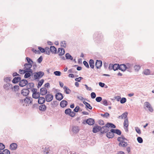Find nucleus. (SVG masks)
I'll return each mask as SVG.
<instances>
[{
	"instance_id": "obj_11",
	"label": "nucleus",
	"mask_w": 154,
	"mask_h": 154,
	"mask_svg": "<svg viewBox=\"0 0 154 154\" xmlns=\"http://www.w3.org/2000/svg\"><path fill=\"white\" fill-rule=\"evenodd\" d=\"M17 145L16 143H13L11 144L10 146V149L12 150H14L16 149Z\"/></svg>"
},
{
	"instance_id": "obj_7",
	"label": "nucleus",
	"mask_w": 154,
	"mask_h": 154,
	"mask_svg": "<svg viewBox=\"0 0 154 154\" xmlns=\"http://www.w3.org/2000/svg\"><path fill=\"white\" fill-rule=\"evenodd\" d=\"M27 81L26 79H23L20 81L19 85L20 86L22 87L27 85Z\"/></svg>"
},
{
	"instance_id": "obj_29",
	"label": "nucleus",
	"mask_w": 154,
	"mask_h": 154,
	"mask_svg": "<svg viewBox=\"0 0 154 154\" xmlns=\"http://www.w3.org/2000/svg\"><path fill=\"white\" fill-rule=\"evenodd\" d=\"M127 142L123 141L120 142L119 143V146H120L125 147L127 146Z\"/></svg>"
},
{
	"instance_id": "obj_37",
	"label": "nucleus",
	"mask_w": 154,
	"mask_h": 154,
	"mask_svg": "<svg viewBox=\"0 0 154 154\" xmlns=\"http://www.w3.org/2000/svg\"><path fill=\"white\" fill-rule=\"evenodd\" d=\"M134 68L136 71L138 72L140 69V66L139 65H136L134 66Z\"/></svg>"
},
{
	"instance_id": "obj_25",
	"label": "nucleus",
	"mask_w": 154,
	"mask_h": 154,
	"mask_svg": "<svg viewBox=\"0 0 154 154\" xmlns=\"http://www.w3.org/2000/svg\"><path fill=\"white\" fill-rule=\"evenodd\" d=\"M79 128L78 126H73L72 128V131L74 133H77L79 132Z\"/></svg>"
},
{
	"instance_id": "obj_45",
	"label": "nucleus",
	"mask_w": 154,
	"mask_h": 154,
	"mask_svg": "<svg viewBox=\"0 0 154 154\" xmlns=\"http://www.w3.org/2000/svg\"><path fill=\"white\" fill-rule=\"evenodd\" d=\"M137 140L138 142L139 143H142L143 142L142 138L140 137H138L137 138Z\"/></svg>"
},
{
	"instance_id": "obj_22",
	"label": "nucleus",
	"mask_w": 154,
	"mask_h": 154,
	"mask_svg": "<svg viewBox=\"0 0 154 154\" xmlns=\"http://www.w3.org/2000/svg\"><path fill=\"white\" fill-rule=\"evenodd\" d=\"M21 80V78L20 77H14L12 80V82L14 83H16L20 82Z\"/></svg>"
},
{
	"instance_id": "obj_62",
	"label": "nucleus",
	"mask_w": 154,
	"mask_h": 154,
	"mask_svg": "<svg viewBox=\"0 0 154 154\" xmlns=\"http://www.w3.org/2000/svg\"><path fill=\"white\" fill-rule=\"evenodd\" d=\"M38 49L42 53H44L45 52V49L42 48L41 47H38Z\"/></svg>"
},
{
	"instance_id": "obj_35",
	"label": "nucleus",
	"mask_w": 154,
	"mask_h": 154,
	"mask_svg": "<svg viewBox=\"0 0 154 154\" xmlns=\"http://www.w3.org/2000/svg\"><path fill=\"white\" fill-rule=\"evenodd\" d=\"M113 70L116 71L118 69H119V64H115L113 65Z\"/></svg>"
},
{
	"instance_id": "obj_54",
	"label": "nucleus",
	"mask_w": 154,
	"mask_h": 154,
	"mask_svg": "<svg viewBox=\"0 0 154 154\" xmlns=\"http://www.w3.org/2000/svg\"><path fill=\"white\" fill-rule=\"evenodd\" d=\"M83 63L84 65L87 68H89V66L88 64L86 61H84L83 62Z\"/></svg>"
},
{
	"instance_id": "obj_30",
	"label": "nucleus",
	"mask_w": 154,
	"mask_h": 154,
	"mask_svg": "<svg viewBox=\"0 0 154 154\" xmlns=\"http://www.w3.org/2000/svg\"><path fill=\"white\" fill-rule=\"evenodd\" d=\"M89 63L90 64V67L91 68H94V61L92 59H90L89 60Z\"/></svg>"
},
{
	"instance_id": "obj_19",
	"label": "nucleus",
	"mask_w": 154,
	"mask_h": 154,
	"mask_svg": "<svg viewBox=\"0 0 154 154\" xmlns=\"http://www.w3.org/2000/svg\"><path fill=\"white\" fill-rule=\"evenodd\" d=\"M24 101L27 103H31L32 102V98L30 97H26L24 99Z\"/></svg>"
},
{
	"instance_id": "obj_26",
	"label": "nucleus",
	"mask_w": 154,
	"mask_h": 154,
	"mask_svg": "<svg viewBox=\"0 0 154 154\" xmlns=\"http://www.w3.org/2000/svg\"><path fill=\"white\" fill-rule=\"evenodd\" d=\"M50 48L51 51L52 53L56 54L57 49L54 46H51Z\"/></svg>"
},
{
	"instance_id": "obj_46",
	"label": "nucleus",
	"mask_w": 154,
	"mask_h": 154,
	"mask_svg": "<svg viewBox=\"0 0 154 154\" xmlns=\"http://www.w3.org/2000/svg\"><path fill=\"white\" fill-rule=\"evenodd\" d=\"M60 44L61 47H63L64 48H66V43L65 41H63L61 42Z\"/></svg>"
},
{
	"instance_id": "obj_31",
	"label": "nucleus",
	"mask_w": 154,
	"mask_h": 154,
	"mask_svg": "<svg viewBox=\"0 0 154 154\" xmlns=\"http://www.w3.org/2000/svg\"><path fill=\"white\" fill-rule=\"evenodd\" d=\"M83 103L86 106V108L89 109H91L92 108V107L90 105V104L88 103L85 101H83Z\"/></svg>"
},
{
	"instance_id": "obj_58",
	"label": "nucleus",
	"mask_w": 154,
	"mask_h": 154,
	"mask_svg": "<svg viewBox=\"0 0 154 154\" xmlns=\"http://www.w3.org/2000/svg\"><path fill=\"white\" fill-rule=\"evenodd\" d=\"M91 98L94 99L96 97V94L94 92H92L91 94Z\"/></svg>"
},
{
	"instance_id": "obj_55",
	"label": "nucleus",
	"mask_w": 154,
	"mask_h": 154,
	"mask_svg": "<svg viewBox=\"0 0 154 154\" xmlns=\"http://www.w3.org/2000/svg\"><path fill=\"white\" fill-rule=\"evenodd\" d=\"M126 66L127 69L131 68L133 66L132 64H130L129 63H127L126 64Z\"/></svg>"
},
{
	"instance_id": "obj_13",
	"label": "nucleus",
	"mask_w": 154,
	"mask_h": 154,
	"mask_svg": "<svg viewBox=\"0 0 154 154\" xmlns=\"http://www.w3.org/2000/svg\"><path fill=\"white\" fill-rule=\"evenodd\" d=\"M128 119H125L124 122V127L126 131H128Z\"/></svg>"
},
{
	"instance_id": "obj_10",
	"label": "nucleus",
	"mask_w": 154,
	"mask_h": 154,
	"mask_svg": "<svg viewBox=\"0 0 154 154\" xmlns=\"http://www.w3.org/2000/svg\"><path fill=\"white\" fill-rule=\"evenodd\" d=\"M47 93V90L45 87L42 88L40 90V94L42 95H45Z\"/></svg>"
},
{
	"instance_id": "obj_9",
	"label": "nucleus",
	"mask_w": 154,
	"mask_h": 154,
	"mask_svg": "<svg viewBox=\"0 0 154 154\" xmlns=\"http://www.w3.org/2000/svg\"><path fill=\"white\" fill-rule=\"evenodd\" d=\"M29 91L28 89H23L21 91V93L24 96H26L28 95Z\"/></svg>"
},
{
	"instance_id": "obj_40",
	"label": "nucleus",
	"mask_w": 154,
	"mask_h": 154,
	"mask_svg": "<svg viewBox=\"0 0 154 154\" xmlns=\"http://www.w3.org/2000/svg\"><path fill=\"white\" fill-rule=\"evenodd\" d=\"M45 50L46 53L48 55H49L50 53V51H51L50 48H49L46 47L45 48Z\"/></svg>"
},
{
	"instance_id": "obj_44",
	"label": "nucleus",
	"mask_w": 154,
	"mask_h": 154,
	"mask_svg": "<svg viewBox=\"0 0 154 154\" xmlns=\"http://www.w3.org/2000/svg\"><path fill=\"white\" fill-rule=\"evenodd\" d=\"M19 87L18 85H15L12 88V89H14V91H16L19 89Z\"/></svg>"
},
{
	"instance_id": "obj_41",
	"label": "nucleus",
	"mask_w": 154,
	"mask_h": 154,
	"mask_svg": "<svg viewBox=\"0 0 154 154\" xmlns=\"http://www.w3.org/2000/svg\"><path fill=\"white\" fill-rule=\"evenodd\" d=\"M101 116L107 118L109 116V115L108 113L106 112L104 114H101Z\"/></svg>"
},
{
	"instance_id": "obj_3",
	"label": "nucleus",
	"mask_w": 154,
	"mask_h": 154,
	"mask_svg": "<svg viewBox=\"0 0 154 154\" xmlns=\"http://www.w3.org/2000/svg\"><path fill=\"white\" fill-rule=\"evenodd\" d=\"M109 131V128L106 125L105 126L101 127L100 126V131L102 134L106 133L108 132Z\"/></svg>"
},
{
	"instance_id": "obj_27",
	"label": "nucleus",
	"mask_w": 154,
	"mask_h": 154,
	"mask_svg": "<svg viewBox=\"0 0 154 154\" xmlns=\"http://www.w3.org/2000/svg\"><path fill=\"white\" fill-rule=\"evenodd\" d=\"M39 109L41 111H44L46 109V106L44 104L42 105L39 106Z\"/></svg>"
},
{
	"instance_id": "obj_33",
	"label": "nucleus",
	"mask_w": 154,
	"mask_h": 154,
	"mask_svg": "<svg viewBox=\"0 0 154 154\" xmlns=\"http://www.w3.org/2000/svg\"><path fill=\"white\" fill-rule=\"evenodd\" d=\"M24 66H25L24 69H30L31 68L32 65V63H26L24 64Z\"/></svg>"
},
{
	"instance_id": "obj_32",
	"label": "nucleus",
	"mask_w": 154,
	"mask_h": 154,
	"mask_svg": "<svg viewBox=\"0 0 154 154\" xmlns=\"http://www.w3.org/2000/svg\"><path fill=\"white\" fill-rule=\"evenodd\" d=\"M107 126L109 128V127H111L113 128H116V126L112 123H108L106 124Z\"/></svg>"
},
{
	"instance_id": "obj_28",
	"label": "nucleus",
	"mask_w": 154,
	"mask_h": 154,
	"mask_svg": "<svg viewBox=\"0 0 154 154\" xmlns=\"http://www.w3.org/2000/svg\"><path fill=\"white\" fill-rule=\"evenodd\" d=\"M63 89L64 90V91L65 92L66 94H69L71 92L70 90L66 86H64L63 87Z\"/></svg>"
},
{
	"instance_id": "obj_39",
	"label": "nucleus",
	"mask_w": 154,
	"mask_h": 154,
	"mask_svg": "<svg viewBox=\"0 0 154 154\" xmlns=\"http://www.w3.org/2000/svg\"><path fill=\"white\" fill-rule=\"evenodd\" d=\"M58 104V102L57 101H54L51 102V105L53 107H56Z\"/></svg>"
},
{
	"instance_id": "obj_16",
	"label": "nucleus",
	"mask_w": 154,
	"mask_h": 154,
	"mask_svg": "<svg viewBox=\"0 0 154 154\" xmlns=\"http://www.w3.org/2000/svg\"><path fill=\"white\" fill-rule=\"evenodd\" d=\"M100 126L97 125L94 126L93 128L92 131L94 133H96L100 131Z\"/></svg>"
},
{
	"instance_id": "obj_49",
	"label": "nucleus",
	"mask_w": 154,
	"mask_h": 154,
	"mask_svg": "<svg viewBox=\"0 0 154 154\" xmlns=\"http://www.w3.org/2000/svg\"><path fill=\"white\" fill-rule=\"evenodd\" d=\"M135 130L137 133L139 134H140L141 133V131L139 128L137 127H135Z\"/></svg>"
},
{
	"instance_id": "obj_21",
	"label": "nucleus",
	"mask_w": 154,
	"mask_h": 154,
	"mask_svg": "<svg viewBox=\"0 0 154 154\" xmlns=\"http://www.w3.org/2000/svg\"><path fill=\"white\" fill-rule=\"evenodd\" d=\"M67 105V102L65 100H62L60 103V105L61 107L64 108Z\"/></svg>"
},
{
	"instance_id": "obj_6",
	"label": "nucleus",
	"mask_w": 154,
	"mask_h": 154,
	"mask_svg": "<svg viewBox=\"0 0 154 154\" xmlns=\"http://www.w3.org/2000/svg\"><path fill=\"white\" fill-rule=\"evenodd\" d=\"M144 105L148 109L149 111L151 112H152L153 109L151 105L149 102H146L144 103Z\"/></svg>"
},
{
	"instance_id": "obj_15",
	"label": "nucleus",
	"mask_w": 154,
	"mask_h": 154,
	"mask_svg": "<svg viewBox=\"0 0 154 154\" xmlns=\"http://www.w3.org/2000/svg\"><path fill=\"white\" fill-rule=\"evenodd\" d=\"M38 103L40 104H42L45 102V99L42 97H39L38 98Z\"/></svg>"
},
{
	"instance_id": "obj_36",
	"label": "nucleus",
	"mask_w": 154,
	"mask_h": 154,
	"mask_svg": "<svg viewBox=\"0 0 154 154\" xmlns=\"http://www.w3.org/2000/svg\"><path fill=\"white\" fill-rule=\"evenodd\" d=\"M34 86V84L33 83H27V87L28 89H29L31 88H33Z\"/></svg>"
},
{
	"instance_id": "obj_47",
	"label": "nucleus",
	"mask_w": 154,
	"mask_h": 154,
	"mask_svg": "<svg viewBox=\"0 0 154 154\" xmlns=\"http://www.w3.org/2000/svg\"><path fill=\"white\" fill-rule=\"evenodd\" d=\"M24 75V78H29L31 76L30 73L28 72H26Z\"/></svg>"
},
{
	"instance_id": "obj_2",
	"label": "nucleus",
	"mask_w": 154,
	"mask_h": 154,
	"mask_svg": "<svg viewBox=\"0 0 154 154\" xmlns=\"http://www.w3.org/2000/svg\"><path fill=\"white\" fill-rule=\"evenodd\" d=\"M33 92L32 96L33 98L35 99H38L40 97V93L38 92H37V90L36 88H33L32 90Z\"/></svg>"
},
{
	"instance_id": "obj_18",
	"label": "nucleus",
	"mask_w": 154,
	"mask_h": 154,
	"mask_svg": "<svg viewBox=\"0 0 154 154\" xmlns=\"http://www.w3.org/2000/svg\"><path fill=\"white\" fill-rule=\"evenodd\" d=\"M58 51L59 52V55L60 56H61L63 55L65 53L64 49L62 48H59L58 49Z\"/></svg>"
},
{
	"instance_id": "obj_4",
	"label": "nucleus",
	"mask_w": 154,
	"mask_h": 154,
	"mask_svg": "<svg viewBox=\"0 0 154 154\" xmlns=\"http://www.w3.org/2000/svg\"><path fill=\"white\" fill-rule=\"evenodd\" d=\"M65 113L66 114L68 115L71 117H74L75 115V113L73 111H72L69 108L65 110Z\"/></svg>"
},
{
	"instance_id": "obj_14",
	"label": "nucleus",
	"mask_w": 154,
	"mask_h": 154,
	"mask_svg": "<svg viewBox=\"0 0 154 154\" xmlns=\"http://www.w3.org/2000/svg\"><path fill=\"white\" fill-rule=\"evenodd\" d=\"M4 88L6 90H9L12 88V85L9 83H7L4 85Z\"/></svg>"
},
{
	"instance_id": "obj_5",
	"label": "nucleus",
	"mask_w": 154,
	"mask_h": 154,
	"mask_svg": "<svg viewBox=\"0 0 154 154\" xmlns=\"http://www.w3.org/2000/svg\"><path fill=\"white\" fill-rule=\"evenodd\" d=\"M53 95L51 94H47L45 96V100L47 102H50L53 100Z\"/></svg>"
},
{
	"instance_id": "obj_34",
	"label": "nucleus",
	"mask_w": 154,
	"mask_h": 154,
	"mask_svg": "<svg viewBox=\"0 0 154 154\" xmlns=\"http://www.w3.org/2000/svg\"><path fill=\"white\" fill-rule=\"evenodd\" d=\"M143 72L146 75H149L150 74V72L149 69H146L144 70Z\"/></svg>"
},
{
	"instance_id": "obj_60",
	"label": "nucleus",
	"mask_w": 154,
	"mask_h": 154,
	"mask_svg": "<svg viewBox=\"0 0 154 154\" xmlns=\"http://www.w3.org/2000/svg\"><path fill=\"white\" fill-rule=\"evenodd\" d=\"M116 134L118 135H120L121 134V132L119 130L116 129Z\"/></svg>"
},
{
	"instance_id": "obj_12",
	"label": "nucleus",
	"mask_w": 154,
	"mask_h": 154,
	"mask_svg": "<svg viewBox=\"0 0 154 154\" xmlns=\"http://www.w3.org/2000/svg\"><path fill=\"white\" fill-rule=\"evenodd\" d=\"M102 63L100 60H97L95 66L97 69L100 68L102 66Z\"/></svg>"
},
{
	"instance_id": "obj_64",
	"label": "nucleus",
	"mask_w": 154,
	"mask_h": 154,
	"mask_svg": "<svg viewBox=\"0 0 154 154\" xmlns=\"http://www.w3.org/2000/svg\"><path fill=\"white\" fill-rule=\"evenodd\" d=\"M113 64L110 63L109 64V70H111L112 69H113Z\"/></svg>"
},
{
	"instance_id": "obj_8",
	"label": "nucleus",
	"mask_w": 154,
	"mask_h": 154,
	"mask_svg": "<svg viewBox=\"0 0 154 154\" xmlns=\"http://www.w3.org/2000/svg\"><path fill=\"white\" fill-rule=\"evenodd\" d=\"M55 97L57 100L60 101L63 99V96L61 93H58L56 94Z\"/></svg>"
},
{
	"instance_id": "obj_1",
	"label": "nucleus",
	"mask_w": 154,
	"mask_h": 154,
	"mask_svg": "<svg viewBox=\"0 0 154 154\" xmlns=\"http://www.w3.org/2000/svg\"><path fill=\"white\" fill-rule=\"evenodd\" d=\"M34 74V80L39 79L41 78L44 75V73L42 71H39L35 72Z\"/></svg>"
},
{
	"instance_id": "obj_59",
	"label": "nucleus",
	"mask_w": 154,
	"mask_h": 154,
	"mask_svg": "<svg viewBox=\"0 0 154 154\" xmlns=\"http://www.w3.org/2000/svg\"><path fill=\"white\" fill-rule=\"evenodd\" d=\"M5 148V145L2 143H0V150H2Z\"/></svg>"
},
{
	"instance_id": "obj_53",
	"label": "nucleus",
	"mask_w": 154,
	"mask_h": 154,
	"mask_svg": "<svg viewBox=\"0 0 154 154\" xmlns=\"http://www.w3.org/2000/svg\"><path fill=\"white\" fill-rule=\"evenodd\" d=\"M11 79V78L10 77H7L4 78V80L5 82H8L10 81Z\"/></svg>"
},
{
	"instance_id": "obj_48",
	"label": "nucleus",
	"mask_w": 154,
	"mask_h": 154,
	"mask_svg": "<svg viewBox=\"0 0 154 154\" xmlns=\"http://www.w3.org/2000/svg\"><path fill=\"white\" fill-rule=\"evenodd\" d=\"M127 115H128V113L127 112H124V113L122 114V119H123V118L124 119L126 118L127 116Z\"/></svg>"
},
{
	"instance_id": "obj_63",
	"label": "nucleus",
	"mask_w": 154,
	"mask_h": 154,
	"mask_svg": "<svg viewBox=\"0 0 154 154\" xmlns=\"http://www.w3.org/2000/svg\"><path fill=\"white\" fill-rule=\"evenodd\" d=\"M26 72H28L32 74V73L33 71L32 70L30 69H26Z\"/></svg>"
},
{
	"instance_id": "obj_50",
	"label": "nucleus",
	"mask_w": 154,
	"mask_h": 154,
	"mask_svg": "<svg viewBox=\"0 0 154 154\" xmlns=\"http://www.w3.org/2000/svg\"><path fill=\"white\" fill-rule=\"evenodd\" d=\"M54 74L56 76H60L61 73L59 71H55L54 72Z\"/></svg>"
},
{
	"instance_id": "obj_51",
	"label": "nucleus",
	"mask_w": 154,
	"mask_h": 154,
	"mask_svg": "<svg viewBox=\"0 0 154 154\" xmlns=\"http://www.w3.org/2000/svg\"><path fill=\"white\" fill-rule=\"evenodd\" d=\"M102 102V104L105 106H107L109 105L108 103L106 100H103Z\"/></svg>"
},
{
	"instance_id": "obj_43",
	"label": "nucleus",
	"mask_w": 154,
	"mask_h": 154,
	"mask_svg": "<svg viewBox=\"0 0 154 154\" xmlns=\"http://www.w3.org/2000/svg\"><path fill=\"white\" fill-rule=\"evenodd\" d=\"M2 154H10V151L7 149L4 150L2 153Z\"/></svg>"
},
{
	"instance_id": "obj_24",
	"label": "nucleus",
	"mask_w": 154,
	"mask_h": 154,
	"mask_svg": "<svg viewBox=\"0 0 154 154\" xmlns=\"http://www.w3.org/2000/svg\"><path fill=\"white\" fill-rule=\"evenodd\" d=\"M66 58L67 60H73L72 57L71 56L69 53H67L65 54Z\"/></svg>"
},
{
	"instance_id": "obj_56",
	"label": "nucleus",
	"mask_w": 154,
	"mask_h": 154,
	"mask_svg": "<svg viewBox=\"0 0 154 154\" xmlns=\"http://www.w3.org/2000/svg\"><path fill=\"white\" fill-rule=\"evenodd\" d=\"M26 60L27 61V62L29 63H33V61L30 58L27 57H26Z\"/></svg>"
},
{
	"instance_id": "obj_61",
	"label": "nucleus",
	"mask_w": 154,
	"mask_h": 154,
	"mask_svg": "<svg viewBox=\"0 0 154 154\" xmlns=\"http://www.w3.org/2000/svg\"><path fill=\"white\" fill-rule=\"evenodd\" d=\"M26 72V69L24 70L20 69L19 71V73L20 74H23Z\"/></svg>"
},
{
	"instance_id": "obj_57",
	"label": "nucleus",
	"mask_w": 154,
	"mask_h": 154,
	"mask_svg": "<svg viewBox=\"0 0 154 154\" xmlns=\"http://www.w3.org/2000/svg\"><path fill=\"white\" fill-rule=\"evenodd\" d=\"M43 58L42 56H41L37 60V61L39 63H40L42 61Z\"/></svg>"
},
{
	"instance_id": "obj_20",
	"label": "nucleus",
	"mask_w": 154,
	"mask_h": 154,
	"mask_svg": "<svg viewBox=\"0 0 154 154\" xmlns=\"http://www.w3.org/2000/svg\"><path fill=\"white\" fill-rule=\"evenodd\" d=\"M127 69L126 66L125 64H122L119 65V69L122 71H125Z\"/></svg>"
},
{
	"instance_id": "obj_23",
	"label": "nucleus",
	"mask_w": 154,
	"mask_h": 154,
	"mask_svg": "<svg viewBox=\"0 0 154 154\" xmlns=\"http://www.w3.org/2000/svg\"><path fill=\"white\" fill-rule=\"evenodd\" d=\"M106 136L109 138H113L114 136V134L111 133L110 131L107 133Z\"/></svg>"
},
{
	"instance_id": "obj_52",
	"label": "nucleus",
	"mask_w": 154,
	"mask_h": 154,
	"mask_svg": "<svg viewBox=\"0 0 154 154\" xmlns=\"http://www.w3.org/2000/svg\"><path fill=\"white\" fill-rule=\"evenodd\" d=\"M102 100V98L100 97H97L96 98V100L98 102H100Z\"/></svg>"
},
{
	"instance_id": "obj_42",
	"label": "nucleus",
	"mask_w": 154,
	"mask_h": 154,
	"mask_svg": "<svg viewBox=\"0 0 154 154\" xmlns=\"http://www.w3.org/2000/svg\"><path fill=\"white\" fill-rule=\"evenodd\" d=\"M126 99L125 97L122 98L120 100V103L123 104L125 103L126 102Z\"/></svg>"
},
{
	"instance_id": "obj_38",
	"label": "nucleus",
	"mask_w": 154,
	"mask_h": 154,
	"mask_svg": "<svg viewBox=\"0 0 154 154\" xmlns=\"http://www.w3.org/2000/svg\"><path fill=\"white\" fill-rule=\"evenodd\" d=\"M44 80L43 79H41L38 83L37 87L39 88L40 87L44 82Z\"/></svg>"
},
{
	"instance_id": "obj_17",
	"label": "nucleus",
	"mask_w": 154,
	"mask_h": 154,
	"mask_svg": "<svg viewBox=\"0 0 154 154\" xmlns=\"http://www.w3.org/2000/svg\"><path fill=\"white\" fill-rule=\"evenodd\" d=\"M86 122L89 125H92L94 123V119H89L86 121Z\"/></svg>"
}]
</instances>
